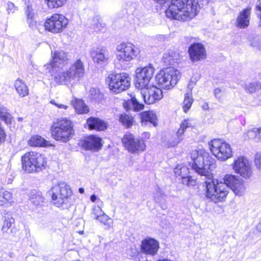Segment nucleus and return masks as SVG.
I'll return each instance as SVG.
<instances>
[{
  "mask_svg": "<svg viewBox=\"0 0 261 261\" xmlns=\"http://www.w3.org/2000/svg\"><path fill=\"white\" fill-rule=\"evenodd\" d=\"M96 198H97V197L94 194L92 195L90 197V200H91V201H92L93 202L95 201V200H96Z\"/></svg>",
  "mask_w": 261,
  "mask_h": 261,
  "instance_id": "obj_52",
  "label": "nucleus"
},
{
  "mask_svg": "<svg viewBox=\"0 0 261 261\" xmlns=\"http://www.w3.org/2000/svg\"><path fill=\"white\" fill-rule=\"evenodd\" d=\"M50 102L61 109L66 110L68 108V106L67 105L57 102L55 100H51Z\"/></svg>",
  "mask_w": 261,
  "mask_h": 261,
  "instance_id": "obj_45",
  "label": "nucleus"
},
{
  "mask_svg": "<svg viewBox=\"0 0 261 261\" xmlns=\"http://www.w3.org/2000/svg\"><path fill=\"white\" fill-rule=\"evenodd\" d=\"M251 8H247L241 11L236 19V25L240 29H245L250 24Z\"/></svg>",
  "mask_w": 261,
  "mask_h": 261,
  "instance_id": "obj_22",
  "label": "nucleus"
},
{
  "mask_svg": "<svg viewBox=\"0 0 261 261\" xmlns=\"http://www.w3.org/2000/svg\"><path fill=\"white\" fill-rule=\"evenodd\" d=\"M194 126V121L191 119H186L182 120L180 124V127L177 130L176 136L167 144L168 147H173L178 145L183 139V135L186 130L188 128H192Z\"/></svg>",
  "mask_w": 261,
  "mask_h": 261,
  "instance_id": "obj_18",
  "label": "nucleus"
},
{
  "mask_svg": "<svg viewBox=\"0 0 261 261\" xmlns=\"http://www.w3.org/2000/svg\"><path fill=\"white\" fill-rule=\"evenodd\" d=\"M28 144L31 146L47 147L52 146L53 145L48 141L45 140L39 135H35L29 139Z\"/></svg>",
  "mask_w": 261,
  "mask_h": 261,
  "instance_id": "obj_27",
  "label": "nucleus"
},
{
  "mask_svg": "<svg viewBox=\"0 0 261 261\" xmlns=\"http://www.w3.org/2000/svg\"><path fill=\"white\" fill-rule=\"evenodd\" d=\"M23 169L29 173L39 172L46 165L44 155L35 151H29L21 156Z\"/></svg>",
  "mask_w": 261,
  "mask_h": 261,
  "instance_id": "obj_6",
  "label": "nucleus"
},
{
  "mask_svg": "<svg viewBox=\"0 0 261 261\" xmlns=\"http://www.w3.org/2000/svg\"><path fill=\"white\" fill-rule=\"evenodd\" d=\"M202 108L204 110H208L209 109V106L207 102H204L202 106Z\"/></svg>",
  "mask_w": 261,
  "mask_h": 261,
  "instance_id": "obj_51",
  "label": "nucleus"
},
{
  "mask_svg": "<svg viewBox=\"0 0 261 261\" xmlns=\"http://www.w3.org/2000/svg\"><path fill=\"white\" fill-rule=\"evenodd\" d=\"M256 228L258 231L261 232V222L259 223L256 226Z\"/></svg>",
  "mask_w": 261,
  "mask_h": 261,
  "instance_id": "obj_54",
  "label": "nucleus"
},
{
  "mask_svg": "<svg viewBox=\"0 0 261 261\" xmlns=\"http://www.w3.org/2000/svg\"><path fill=\"white\" fill-rule=\"evenodd\" d=\"M52 62L44 65L43 68L46 72L51 74L56 83L68 85L76 79L79 80L84 76L85 68L81 60H77L68 69L63 70L59 73H57L58 70L62 69L64 64L67 61V54L63 50H56L52 52Z\"/></svg>",
  "mask_w": 261,
  "mask_h": 261,
  "instance_id": "obj_1",
  "label": "nucleus"
},
{
  "mask_svg": "<svg viewBox=\"0 0 261 261\" xmlns=\"http://www.w3.org/2000/svg\"><path fill=\"white\" fill-rule=\"evenodd\" d=\"M221 90L220 88H216L214 90V93L215 96L217 98H220L221 97Z\"/></svg>",
  "mask_w": 261,
  "mask_h": 261,
  "instance_id": "obj_47",
  "label": "nucleus"
},
{
  "mask_svg": "<svg viewBox=\"0 0 261 261\" xmlns=\"http://www.w3.org/2000/svg\"><path fill=\"white\" fill-rule=\"evenodd\" d=\"M208 145L212 153L219 160L224 161L232 155L230 145L220 140L214 139Z\"/></svg>",
  "mask_w": 261,
  "mask_h": 261,
  "instance_id": "obj_12",
  "label": "nucleus"
},
{
  "mask_svg": "<svg viewBox=\"0 0 261 261\" xmlns=\"http://www.w3.org/2000/svg\"><path fill=\"white\" fill-rule=\"evenodd\" d=\"M180 77V72L177 69L168 67L157 73L155 81L160 88L168 90L177 84Z\"/></svg>",
  "mask_w": 261,
  "mask_h": 261,
  "instance_id": "obj_8",
  "label": "nucleus"
},
{
  "mask_svg": "<svg viewBox=\"0 0 261 261\" xmlns=\"http://www.w3.org/2000/svg\"><path fill=\"white\" fill-rule=\"evenodd\" d=\"M14 87L17 93L20 97H23L28 95V88L22 80L17 79L15 81Z\"/></svg>",
  "mask_w": 261,
  "mask_h": 261,
  "instance_id": "obj_28",
  "label": "nucleus"
},
{
  "mask_svg": "<svg viewBox=\"0 0 261 261\" xmlns=\"http://www.w3.org/2000/svg\"><path fill=\"white\" fill-rule=\"evenodd\" d=\"M0 119L4 121L7 124H10L12 120L11 115L8 112L5 108H0Z\"/></svg>",
  "mask_w": 261,
  "mask_h": 261,
  "instance_id": "obj_34",
  "label": "nucleus"
},
{
  "mask_svg": "<svg viewBox=\"0 0 261 261\" xmlns=\"http://www.w3.org/2000/svg\"><path fill=\"white\" fill-rule=\"evenodd\" d=\"M22 118H21V117H19V118H18V120H19V121L22 120Z\"/></svg>",
  "mask_w": 261,
  "mask_h": 261,
  "instance_id": "obj_56",
  "label": "nucleus"
},
{
  "mask_svg": "<svg viewBox=\"0 0 261 261\" xmlns=\"http://www.w3.org/2000/svg\"><path fill=\"white\" fill-rule=\"evenodd\" d=\"M254 165L256 168L261 170V153H257L255 154L254 156Z\"/></svg>",
  "mask_w": 261,
  "mask_h": 261,
  "instance_id": "obj_44",
  "label": "nucleus"
},
{
  "mask_svg": "<svg viewBox=\"0 0 261 261\" xmlns=\"http://www.w3.org/2000/svg\"><path fill=\"white\" fill-rule=\"evenodd\" d=\"M205 184V196L215 203L222 201L228 193V187L225 182L206 180Z\"/></svg>",
  "mask_w": 261,
  "mask_h": 261,
  "instance_id": "obj_7",
  "label": "nucleus"
},
{
  "mask_svg": "<svg viewBox=\"0 0 261 261\" xmlns=\"http://www.w3.org/2000/svg\"><path fill=\"white\" fill-rule=\"evenodd\" d=\"M119 121L126 127H130L134 122L133 117L126 114H122L119 117Z\"/></svg>",
  "mask_w": 261,
  "mask_h": 261,
  "instance_id": "obj_33",
  "label": "nucleus"
},
{
  "mask_svg": "<svg viewBox=\"0 0 261 261\" xmlns=\"http://www.w3.org/2000/svg\"><path fill=\"white\" fill-rule=\"evenodd\" d=\"M110 90L115 93H119L126 90L130 86L131 77L127 73H111L106 80Z\"/></svg>",
  "mask_w": 261,
  "mask_h": 261,
  "instance_id": "obj_9",
  "label": "nucleus"
},
{
  "mask_svg": "<svg viewBox=\"0 0 261 261\" xmlns=\"http://www.w3.org/2000/svg\"><path fill=\"white\" fill-rule=\"evenodd\" d=\"M31 11L32 8L30 7H28L27 10V16L28 18H30L31 19H32L33 16V14L31 12Z\"/></svg>",
  "mask_w": 261,
  "mask_h": 261,
  "instance_id": "obj_49",
  "label": "nucleus"
},
{
  "mask_svg": "<svg viewBox=\"0 0 261 261\" xmlns=\"http://www.w3.org/2000/svg\"><path fill=\"white\" fill-rule=\"evenodd\" d=\"M90 94L94 98H96L97 95L99 94V91L98 89H97L94 88H91L89 90Z\"/></svg>",
  "mask_w": 261,
  "mask_h": 261,
  "instance_id": "obj_46",
  "label": "nucleus"
},
{
  "mask_svg": "<svg viewBox=\"0 0 261 261\" xmlns=\"http://www.w3.org/2000/svg\"><path fill=\"white\" fill-rule=\"evenodd\" d=\"M81 146L86 150L98 151L102 146L101 139L94 135H90L81 142Z\"/></svg>",
  "mask_w": 261,
  "mask_h": 261,
  "instance_id": "obj_20",
  "label": "nucleus"
},
{
  "mask_svg": "<svg viewBox=\"0 0 261 261\" xmlns=\"http://www.w3.org/2000/svg\"><path fill=\"white\" fill-rule=\"evenodd\" d=\"M79 192L81 193V194H83L84 193V188H80L79 189Z\"/></svg>",
  "mask_w": 261,
  "mask_h": 261,
  "instance_id": "obj_55",
  "label": "nucleus"
},
{
  "mask_svg": "<svg viewBox=\"0 0 261 261\" xmlns=\"http://www.w3.org/2000/svg\"><path fill=\"white\" fill-rule=\"evenodd\" d=\"M196 84V83L194 82H193L192 81H191L189 83L188 86V88L190 90V91H192V89L194 87V86Z\"/></svg>",
  "mask_w": 261,
  "mask_h": 261,
  "instance_id": "obj_50",
  "label": "nucleus"
},
{
  "mask_svg": "<svg viewBox=\"0 0 261 261\" xmlns=\"http://www.w3.org/2000/svg\"><path fill=\"white\" fill-rule=\"evenodd\" d=\"M100 18L98 16H94L90 21L91 27L93 29L98 28L102 25L100 21Z\"/></svg>",
  "mask_w": 261,
  "mask_h": 261,
  "instance_id": "obj_43",
  "label": "nucleus"
},
{
  "mask_svg": "<svg viewBox=\"0 0 261 261\" xmlns=\"http://www.w3.org/2000/svg\"><path fill=\"white\" fill-rule=\"evenodd\" d=\"M14 222V220L13 218H8V219L5 220L4 222L3 226L2 228V231L3 232H7Z\"/></svg>",
  "mask_w": 261,
  "mask_h": 261,
  "instance_id": "obj_42",
  "label": "nucleus"
},
{
  "mask_svg": "<svg viewBox=\"0 0 261 261\" xmlns=\"http://www.w3.org/2000/svg\"><path fill=\"white\" fill-rule=\"evenodd\" d=\"M164 62L169 65H174L176 62V59H175L172 56V54H165L164 56Z\"/></svg>",
  "mask_w": 261,
  "mask_h": 261,
  "instance_id": "obj_41",
  "label": "nucleus"
},
{
  "mask_svg": "<svg viewBox=\"0 0 261 261\" xmlns=\"http://www.w3.org/2000/svg\"><path fill=\"white\" fill-rule=\"evenodd\" d=\"M52 137L56 140L66 143L73 137L74 130L71 121L62 118L54 122L50 127Z\"/></svg>",
  "mask_w": 261,
  "mask_h": 261,
  "instance_id": "obj_5",
  "label": "nucleus"
},
{
  "mask_svg": "<svg viewBox=\"0 0 261 261\" xmlns=\"http://www.w3.org/2000/svg\"><path fill=\"white\" fill-rule=\"evenodd\" d=\"M231 166L234 172L244 178L248 179L253 175L251 164L245 156H240L235 159Z\"/></svg>",
  "mask_w": 261,
  "mask_h": 261,
  "instance_id": "obj_13",
  "label": "nucleus"
},
{
  "mask_svg": "<svg viewBox=\"0 0 261 261\" xmlns=\"http://www.w3.org/2000/svg\"><path fill=\"white\" fill-rule=\"evenodd\" d=\"M258 128H253L247 132L246 136L245 137V139H250L256 138L258 139Z\"/></svg>",
  "mask_w": 261,
  "mask_h": 261,
  "instance_id": "obj_40",
  "label": "nucleus"
},
{
  "mask_svg": "<svg viewBox=\"0 0 261 261\" xmlns=\"http://www.w3.org/2000/svg\"><path fill=\"white\" fill-rule=\"evenodd\" d=\"M103 213V211L99 206H94L91 213V216L94 219L97 220Z\"/></svg>",
  "mask_w": 261,
  "mask_h": 261,
  "instance_id": "obj_39",
  "label": "nucleus"
},
{
  "mask_svg": "<svg viewBox=\"0 0 261 261\" xmlns=\"http://www.w3.org/2000/svg\"><path fill=\"white\" fill-rule=\"evenodd\" d=\"M163 97L162 90L156 87H152L149 89L145 88L141 91L138 90L135 94L130 95V99L124 104L129 105L128 109H132L135 111H139L144 109V106L141 103L140 99H142L144 102L150 105L154 103L156 101L159 100Z\"/></svg>",
  "mask_w": 261,
  "mask_h": 261,
  "instance_id": "obj_3",
  "label": "nucleus"
},
{
  "mask_svg": "<svg viewBox=\"0 0 261 261\" xmlns=\"http://www.w3.org/2000/svg\"><path fill=\"white\" fill-rule=\"evenodd\" d=\"M227 187H229L234 193L238 196L243 195L245 192L243 180L232 174H226L223 178Z\"/></svg>",
  "mask_w": 261,
  "mask_h": 261,
  "instance_id": "obj_17",
  "label": "nucleus"
},
{
  "mask_svg": "<svg viewBox=\"0 0 261 261\" xmlns=\"http://www.w3.org/2000/svg\"><path fill=\"white\" fill-rule=\"evenodd\" d=\"M159 248V242L153 239H146L142 242L141 249L145 254L154 255L157 253Z\"/></svg>",
  "mask_w": 261,
  "mask_h": 261,
  "instance_id": "obj_21",
  "label": "nucleus"
},
{
  "mask_svg": "<svg viewBox=\"0 0 261 261\" xmlns=\"http://www.w3.org/2000/svg\"><path fill=\"white\" fill-rule=\"evenodd\" d=\"M188 51L192 62H197L206 58V52L204 46L200 43H194L191 44Z\"/></svg>",
  "mask_w": 261,
  "mask_h": 261,
  "instance_id": "obj_19",
  "label": "nucleus"
},
{
  "mask_svg": "<svg viewBox=\"0 0 261 261\" xmlns=\"http://www.w3.org/2000/svg\"><path fill=\"white\" fill-rule=\"evenodd\" d=\"M243 87L247 93H253L261 89V83L258 82H246Z\"/></svg>",
  "mask_w": 261,
  "mask_h": 261,
  "instance_id": "obj_32",
  "label": "nucleus"
},
{
  "mask_svg": "<svg viewBox=\"0 0 261 261\" xmlns=\"http://www.w3.org/2000/svg\"><path fill=\"white\" fill-rule=\"evenodd\" d=\"M91 56L93 61L99 64L106 63L109 58V51L105 48L91 51Z\"/></svg>",
  "mask_w": 261,
  "mask_h": 261,
  "instance_id": "obj_23",
  "label": "nucleus"
},
{
  "mask_svg": "<svg viewBox=\"0 0 261 261\" xmlns=\"http://www.w3.org/2000/svg\"><path fill=\"white\" fill-rule=\"evenodd\" d=\"M142 125H146L147 122L152 124L154 126L157 125V116L152 111H144L140 114Z\"/></svg>",
  "mask_w": 261,
  "mask_h": 261,
  "instance_id": "obj_25",
  "label": "nucleus"
},
{
  "mask_svg": "<svg viewBox=\"0 0 261 261\" xmlns=\"http://www.w3.org/2000/svg\"><path fill=\"white\" fill-rule=\"evenodd\" d=\"M15 8L14 4L11 2H9L7 4V11L8 13H10L11 11L13 12V9Z\"/></svg>",
  "mask_w": 261,
  "mask_h": 261,
  "instance_id": "obj_48",
  "label": "nucleus"
},
{
  "mask_svg": "<svg viewBox=\"0 0 261 261\" xmlns=\"http://www.w3.org/2000/svg\"><path fill=\"white\" fill-rule=\"evenodd\" d=\"M122 143L127 150L133 154H139L146 149L144 141L135 138L132 134H126L122 140Z\"/></svg>",
  "mask_w": 261,
  "mask_h": 261,
  "instance_id": "obj_15",
  "label": "nucleus"
},
{
  "mask_svg": "<svg viewBox=\"0 0 261 261\" xmlns=\"http://www.w3.org/2000/svg\"><path fill=\"white\" fill-rule=\"evenodd\" d=\"M97 220L100 222L108 227H110L113 224L112 219L104 212L100 216Z\"/></svg>",
  "mask_w": 261,
  "mask_h": 261,
  "instance_id": "obj_36",
  "label": "nucleus"
},
{
  "mask_svg": "<svg viewBox=\"0 0 261 261\" xmlns=\"http://www.w3.org/2000/svg\"><path fill=\"white\" fill-rule=\"evenodd\" d=\"M71 193L70 186L63 181H60L57 184L54 185L49 191L54 204L57 206L62 204L65 199L71 195Z\"/></svg>",
  "mask_w": 261,
  "mask_h": 261,
  "instance_id": "obj_11",
  "label": "nucleus"
},
{
  "mask_svg": "<svg viewBox=\"0 0 261 261\" xmlns=\"http://www.w3.org/2000/svg\"><path fill=\"white\" fill-rule=\"evenodd\" d=\"M139 53L138 48L129 42L121 43L116 47V59L121 64L135 60Z\"/></svg>",
  "mask_w": 261,
  "mask_h": 261,
  "instance_id": "obj_10",
  "label": "nucleus"
},
{
  "mask_svg": "<svg viewBox=\"0 0 261 261\" xmlns=\"http://www.w3.org/2000/svg\"><path fill=\"white\" fill-rule=\"evenodd\" d=\"M45 256H44V257H43V259H45Z\"/></svg>",
  "mask_w": 261,
  "mask_h": 261,
  "instance_id": "obj_57",
  "label": "nucleus"
},
{
  "mask_svg": "<svg viewBox=\"0 0 261 261\" xmlns=\"http://www.w3.org/2000/svg\"><path fill=\"white\" fill-rule=\"evenodd\" d=\"M174 171L176 177L181 179L183 184L190 185L192 177L189 175V169L187 166L178 165L174 169Z\"/></svg>",
  "mask_w": 261,
  "mask_h": 261,
  "instance_id": "obj_24",
  "label": "nucleus"
},
{
  "mask_svg": "<svg viewBox=\"0 0 261 261\" xmlns=\"http://www.w3.org/2000/svg\"><path fill=\"white\" fill-rule=\"evenodd\" d=\"M72 105L75 112L78 114H86L89 112L88 107L82 99H75L74 100H72Z\"/></svg>",
  "mask_w": 261,
  "mask_h": 261,
  "instance_id": "obj_29",
  "label": "nucleus"
},
{
  "mask_svg": "<svg viewBox=\"0 0 261 261\" xmlns=\"http://www.w3.org/2000/svg\"><path fill=\"white\" fill-rule=\"evenodd\" d=\"M68 24V20L61 14H54L47 19L44 23L46 30L53 33L61 32Z\"/></svg>",
  "mask_w": 261,
  "mask_h": 261,
  "instance_id": "obj_16",
  "label": "nucleus"
},
{
  "mask_svg": "<svg viewBox=\"0 0 261 261\" xmlns=\"http://www.w3.org/2000/svg\"><path fill=\"white\" fill-rule=\"evenodd\" d=\"M87 123L90 129L98 131L103 130L107 127L105 122L96 117H90L87 120Z\"/></svg>",
  "mask_w": 261,
  "mask_h": 261,
  "instance_id": "obj_26",
  "label": "nucleus"
},
{
  "mask_svg": "<svg viewBox=\"0 0 261 261\" xmlns=\"http://www.w3.org/2000/svg\"><path fill=\"white\" fill-rule=\"evenodd\" d=\"M193 102V99L192 96L189 94L185 95V99L182 103V108L185 112H187L188 110L191 108Z\"/></svg>",
  "mask_w": 261,
  "mask_h": 261,
  "instance_id": "obj_37",
  "label": "nucleus"
},
{
  "mask_svg": "<svg viewBox=\"0 0 261 261\" xmlns=\"http://www.w3.org/2000/svg\"><path fill=\"white\" fill-rule=\"evenodd\" d=\"M154 72V68L151 65L137 68L136 87L141 90L147 88Z\"/></svg>",
  "mask_w": 261,
  "mask_h": 261,
  "instance_id": "obj_14",
  "label": "nucleus"
},
{
  "mask_svg": "<svg viewBox=\"0 0 261 261\" xmlns=\"http://www.w3.org/2000/svg\"><path fill=\"white\" fill-rule=\"evenodd\" d=\"M258 140H261V127L258 128Z\"/></svg>",
  "mask_w": 261,
  "mask_h": 261,
  "instance_id": "obj_53",
  "label": "nucleus"
},
{
  "mask_svg": "<svg viewBox=\"0 0 261 261\" xmlns=\"http://www.w3.org/2000/svg\"><path fill=\"white\" fill-rule=\"evenodd\" d=\"M12 202V195L10 192H0V205L9 206Z\"/></svg>",
  "mask_w": 261,
  "mask_h": 261,
  "instance_id": "obj_31",
  "label": "nucleus"
},
{
  "mask_svg": "<svg viewBox=\"0 0 261 261\" xmlns=\"http://www.w3.org/2000/svg\"><path fill=\"white\" fill-rule=\"evenodd\" d=\"M30 200L34 205L37 206L41 205L44 200L41 193L36 190H32L29 194Z\"/></svg>",
  "mask_w": 261,
  "mask_h": 261,
  "instance_id": "obj_30",
  "label": "nucleus"
},
{
  "mask_svg": "<svg viewBox=\"0 0 261 261\" xmlns=\"http://www.w3.org/2000/svg\"><path fill=\"white\" fill-rule=\"evenodd\" d=\"M47 6L50 9L58 8L62 7L67 0H45Z\"/></svg>",
  "mask_w": 261,
  "mask_h": 261,
  "instance_id": "obj_35",
  "label": "nucleus"
},
{
  "mask_svg": "<svg viewBox=\"0 0 261 261\" xmlns=\"http://www.w3.org/2000/svg\"><path fill=\"white\" fill-rule=\"evenodd\" d=\"M191 158L193 161L192 168L198 174L210 178L211 171L216 167V161L204 150L200 149L192 151Z\"/></svg>",
  "mask_w": 261,
  "mask_h": 261,
  "instance_id": "obj_4",
  "label": "nucleus"
},
{
  "mask_svg": "<svg viewBox=\"0 0 261 261\" xmlns=\"http://www.w3.org/2000/svg\"><path fill=\"white\" fill-rule=\"evenodd\" d=\"M197 8L195 0H171L165 12L168 18L188 21L196 16Z\"/></svg>",
  "mask_w": 261,
  "mask_h": 261,
  "instance_id": "obj_2",
  "label": "nucleus"
},
{
  "mask_svg": "<svg viewBox=\"0 0 261 261\" xmlns=\"http://www.w3.org/2000/svg\"><path fill=\"white\" fill-rule=\"evenodd\" d=\"M166 195L160 188H158L157 191L154 194V199L155 202L161 203L165 200Z\"/></svg>",
  "mask_w": 261,
  "mask_h": 261,
  "instance_id": "obj_38",
  "label": "nucleus"
}]
</instances>
